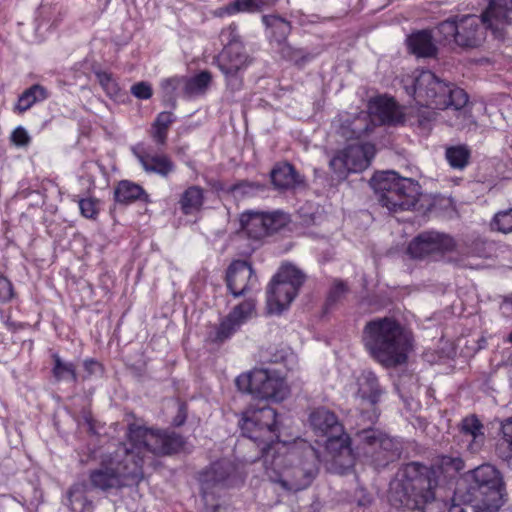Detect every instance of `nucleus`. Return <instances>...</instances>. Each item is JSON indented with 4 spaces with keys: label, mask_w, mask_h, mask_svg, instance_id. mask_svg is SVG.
Masks as SVG:
<instances>
[{
    "label": "nucleus",
    "mask_w": 512,
    "mask_h": 512,
    "mask_svg": "<svg viewBox=\"0 0 512 512\" xmlns=\"http://www.w3.org/2000/svg\"><path fill=\"white\" fill-rule=\"evenodd\" d=\"M375 155V147L371 143L352 144L336 153L329 162L338 180H344L349 173L365 170Z\"/></svg>",
    "instance_id": "13"
},
{
    "label": "nucleus",
    "mask_w": 512,
    "mask_h": 512,
    "mask_svg": "<svg viewBox=\"0 0 512 512\" xmlns=\"http://www.w3.org/2000/svg\"><path fill=\"white\" fill-rule=\"evenodd\" d=\"M84 367L89 373H95L100 369V364L94 360H85Z\"/></svg>",
    "instance_id": "52"
},
{
    "label": "nucleus",
    "mask_w": 512,
    "mask_h": 512,
    "mask_svg": "<svg viewBox=\"0 0 512 512\" xmlns=\"http://www.w3.org/2000/svg\"><path fill=\"white\" fill-rule=\"evenodd\" d=\"M96 77L99 84L109 97L118 96L120 88L111 74L104 71H98L96 72Z\"/></svg>",
    "instance_id": "37"
},
{
    "label": "nucleus",
    "mask_w": 512,
    "mask_h": 512,
    "mask_svg": "<svg viewBox=\"0 0 512 512\" xmlns=\"http://www.w3.org/2000/svg\"><path fill=\"white\" fill-rule=\"evenodd\" d=\"M271 180L274 186L279 189L293 188L303 182L294 167L289 163L277 165L271 171Z\"/></svg>",
    "instance_id": "26"
},
{
    "label": "nucleus",
    "mask_w": 512,
    "mask_h": 512,
    "mask_svg": "<svg viewBox=\"0 0 512 512\" xmlns=\"http://www.w3.org/2000/svg\"><path fill=\"white\" fill-rule=\"evenodd\" d=\"M79 208L85 218L94 219L98 214V202L93 198L81 199Z\"/></svg>",
    "instance_id": "42"
},
{
    "label": "nucleus",
    "mask_w": 512,
    "mask_h": 512,
    "mask_svg": "<svg viewBox=\"0 0 512 512\" xmlns=\"http://www.w3.org/2000/svg\"><path fill=\"white\" fill-rule=\"evenodd\" d=\"M265 474L269 481L285 492H298L307 488L317 472V453L311 446L303 451L304 460L296 448L289 449L277 443L263 448Z\"/></svg>",
    "instance_id": "3"
},
{
    "label": "nucleus",
    "mask_w": 512,
    "mask_h": 512,
    "mask_svg": "<svg viewBox=\"0 0 512 512\" xmlns=\"http://www.w3.org/2000/svg\"><path fill=\"white\" fill-rule=\"evenodd\" d=\"M454 110L456 112V120L452 125L457 126L460 129H464L475 124L471 112L467 109V103L459 109L454 108Z\"/></svg>",
    "instance_id": "41"
},
{
    "label": "nucleus",
    "mask_w": 512,
    "mask_h": 512,
    "mask_svg": "<svg viewBox=\"0 0 512 512\" xmlns=\"http://www.w3.org/2000/svg\"><path fill=\"white\" fill-rule=\"evenodd\" d=\"M357 436L360 442L365 445V453L369 454L373 462L379 467L386 466L400 456V442L381 431L363 429L358 432Z\"/></svg>",
    "instance_id": "15"
},
{
    "label": "nucleus",
    "mask_w": 512,
    "mask_h": 512,
    "mask_svg": "<svg viewBox=\"0 0 512 512\" xmlns=\"http://www.w3.org/2000/svg\"><path fill=\"white\" fill-rule=\"evenodd\" d=\"M276 418L277 413L271 407L248 408L243 412L241 429L248 438L263 443L262 449L267 450L278 439Z\"/></svg>",
    "instance_id": "12"
},
{
    "label": "nucleus",
    "mask_w": 512,
    "mask_h": 512,
    "mask_svg": "<svg viewBox=\"0 0 512 512\" xmlns=\"http://www.w3.org/2000/svg\"><path fill=\"white\" fill-rule=\"evenodd\" d=\"M369 115L380 124H397L403 121V113L392 98L378 97L369 103Z\"/></svg>",
    "instance_id": "23"
},
{
    "label": "nucleus",
    "mask_w": 512,
    "mask_h": 512,
    "mask_svg": "<svg viewBox=\"0 0 512 512\" xmlns=\"http://www.w3.org/2000/svg\"><path fill=\"white\" fill-rule=\"evenodd\" d=\"M128 442L105 455L101 466L91 472V484L100 490L120 489L139 483L144 476L143 464L153 456L175 453L183 446L181 436L130 424Z\"/></svg>",
    "instance_id": "1"
},
{
    "label": "nucleus",
    "mask_w": 512,
    "mask_h": 512,
    "mask_svg": "<svg viewBox=\"0 0 512 512\" xmlns=\"http://www.w3.org/2000/svg\"><path fill=\"white\" fill-rule=\"evenodd\" d=\"M458 27L459 20L447 19L441 22L437 26V31L441 36L440 41L447 44L455 43L457 45V38L459 32Z\"/></svg>",
    "instance_id": "34"
},
{
    "label": "nucleus",
    "mask_w": 512,
    "mask_h": 512,
    "mask_svg": "<svg viewBox=\"0 0 512 512\" xmlns=\"http://www.w3.org/2000/svg\"><path fill=\"white\" fill-rule=\"evenodd\" d=\"M304 274L291 264L283 265L267 289V312L280 314L289 307L304 283Z\"/></svg>",
    "instance_id": "10"
},
{
    "label": "nucleus",
    "mask_w": 512,
    "mask_h": 512,
    "mask_svg": "<svg viewBox=\"0 0 512 512\" xmlns=\"http://www.w3.org/2000/svg\"><path fill=\"white\" fill-rule=\"evenodd\" d=\"M288 216L282 212L262 213L247 211L241 214L240 224L248 237L261 239L276 232L288 222Z\"/></svg>",
    "instance_id": "17"
},
{
    "label": "nucleus",
    "mask_w": 512,
    "mask_h": 512,
    "mask_svg": "<svg viewBox=\"0 0 512 512\" xmlns=\"http://www.w3.org/2000/svg\"><path fill=\"white\" fill-rule=\"evenodd\" d=\"M474 497L481 498L492 509H499L504 504L503 482L500 473L489 464L481 465L472 471Z\"/></svg>",
    "instance_id": "14"
},
{
    "label": "nucleus",
    "mask_w": 512,
    "mask_h": 512,
    "mask_svg": "<svg viewBox=\"0 0 512 512\" xmlns=\"http://www.w3.org/2000/svg\"><path fill=\"white\" fill-rule=\"evenodd\" d=\"M254 1V7L256 12L263 10L266 6L269 5L268 1L266 0H253Z\"/></svg>",
    "instance_id": "53"
},
{
    "label": "nucleus",
    "mask_w": 512,
    "mask_h": 512,
    "mask_svg": "<svg viewBox=\"0 0 512 512\" xmlns=\"http://www.w3.org/2000/svg\"><path fill=\"white\" fill-rule=\"evenodd\" d=\"M483 429L482 423L475 416H469L462 420L459 437L467 451L476 453L482 448L485 442Z\"/></svg>",
    "instance_id": "24"
},
{
    "label": "nucleus",
    "mask_w": 512,
    "mask_h": 512,
    "mask_svg": "<svg viewBox=\"0 0 512 512\" xmlns=\"http://www.w3.org/2000/svg\"><path fill=\"white\" fill-rule=\"evenodd\" d=\"M256 315L255 300L249 298L235 306L221 321L213 341L222 342L233 335L244 323Z\"/></svg>",
    "instance_id": "19"
},
{
    "label": "nucleus",
    "mask_w": 512,
    "mask_h": 512,
    "mask_svg": "<svg viewBox=\"0 0 512 512\" xmlns=\"http://www.w3.org/2000/svg\"><path fill=\"white\" fill-rule=\"evenodd\" d=\"M211 82V74L202 71L194 77H173L162 82L165 96L173 99L175 96L194 98L206 93Z\"/></svg>",
    "instance_id": "18"
},
{
    "label": "nucleus",
    "mask_w": 512,
    "mask_h": 512,
    "mask_svg": "<svg viewBox=\"0 0 512 512\" xmlns=\"http://www.w3.org/2000/svg\"><path fill=\"white\" fill-rule=\"evenodd\" d=\"M218 67L229 83L239 72L244 71L251 63L241 42L231 40L217 58Z\"/></svg>",
    "instance_id": "20"
},
{
    "label": "nucleus",
    "mask_w": 512,
    "mask_h": 512,
    "mask_svg": "<svg viewBox=\"0 0 512 512\" xmlns=\"http://www.w3.org/2000/svg\"><path fill=\"white\" fill-rule=\"evenodd\" d=\"M174 119L175 117L172 112L164 111L158 114L153 126L168 130L169 126L174 122Z\"/></svg>",
    "instance_id": "48"
},
{
    "label": "nucleus",
    "mask_w": 512,
    "mask_h": 512,
    "mask_svg": "<svg viewBox=\"0 0 512 512\" xmlns=\"http://www.w3.org/2000/svg\"><path fill=\"white\" fill-rule=\"evenodd\" d=\"M497 451L499 456L505 460H509L512 457V445L509 446L504 438L498 445Z\"/></svg>",
    "instance_id": "50"
},
{
    "label": "nucleus",
    "mask_w": 512,
    "mask_h": 512,
    "mask_svg": "<svg viewBox=\"0 0 512 512\" xmlns=\"http://www.w3.org/2000/svg\"><path fill=\"white\" fill-rule=\"evenodd\" d=\"M456 241L448 234L438 231L420 233L408 245V254L415 259L441 257L456 250Z\"/></svg>",
    "instance_id": "16"
},
{
    "label": "nucleus",
    "mask_w": 512,
    "mask_h": 512,
    "mask_svg": "<svg viewBox=\"0 0 512 512\" xmlns=\"http://www.w3.org/2000/svg\"><path fill=\"white\" fill-rule=\"evenodd\" d=\"M227 10L229 13L256 12L253 0H235Z\"/></svg>",
    "instance_id": "45"
},
{
    "label": "nucleus",
    "mask_w": 512,
    "mask_h": 512,
    "mask_svg": "<svg viewBox=\"0 0 512 512\" xmlns=\"http://www.w3.org/2000/svg\"><path fill=\"white\" fill-rule=\"evenodd\" d=\"M371 186L379 203L392 212L411 210L421 196V186L416 180L402 177L395 171L376 173Z\"/></svg>",
    "instance_id": "7"
},
{
    "label": "nucleus",
    "mask_w": 512,
    "mask_h": 512,
    "mask_svg": "<svg viewBox=\"0 0 512 512\" xmlns=\"http://www.w3.org/2000/svg\"><path fill=\"white\" fill-rule=\"evenodd\" d=\"M53 375L57 380L76 381V369L72 363L63 362L58 355H54Z\"/></svg>",
    "instance_id": "35"
},
{
    "label": "nucleus",
    "mask_w": 512,
    "mask_h": 512,
    "mask_svg": "<svg viewBox=\"0 0 512 512\" xmlns=\"http://www.w3.org/2000/svg\"><path fill=\"white\" fill-rule=\"evenodd\" d=\"M72 512H91L92 502L87 499L82 485H75L68 493Z\"/></svg>",
    "instance_id": "31"
},
{
    "label": "nucleus",
    "mask_w": 512,
    "mask_h": 512,
    "mask_svg": "<svg viewBox=\"0 0 512 512\" xmlns=\"http://www.w3.org/2000/svg\"><path fill=\"white\" fill-rule=\"evenodd\" d=\"M264 186L255 182L241 181L232 186L231 191L235 197L252 196L255 193L262 191Z\"/></svg>",
    "instance_id": "38"
},
{
    "label": "nucleus",
    "mask_w": 512,
    "mask_h": 512,
    "mask_svg": "<svg viewBox=\"0 0 512 512\" xmlns=\"http://www.w3.org/2000/svg\"><path fill=\"white\" fill-rule=\"evenodd\" d=\"M11 140L16 146H26L30 142V137L23 127H17L12 132Z\"/></svg>",
    "instance_id": "46"
},
{
    "label": "nucleus",
    "mask_w": 512,
    "mask_h": 512,
    "mask_svg": "<svg viewBox=\"0 0 512 512\" xmlns=\"http://www.w3.org/2000/svg\"><path fill=\"white\" fill-rule=\"evenodd\" d=\"M48 97L47 90L38 84H35L25 90L19 97L15 110L22 113L28 110L38 101H43Z\"/></svg>",
    "instance_id": "29"
},
{
    "label": "nucleus",
    "mask_w": 512,
    "mask_h": 512,
    "mask_svg": "<svg viewBox=\"0 0 512 512\" xmlns=\"http://www.w3.org/2000/svg\"><path fill=\"white\" fill-rule=\"evenodd\" d=\"M451 512H498L492 509L488 503H483L481 498L475 497L473 503H465L463 506H453Z\"/></svg>",
    "instance_id": "40"
},
{
    "label": "nucleus",
    "mask_w": 512,
    "mask_h": 512,
    "mask_svg": "<svg viewBox=\"0 0 512 512\" xmlns=\"http://www.w3.org/2000/svg\"><path fill=\"white\" fill-rule=\"evenodd\" d=\"M408 48L417 57H433L437 53V47L433 42L430 31L422 30L409 36Z\"/></svg>",
    "instance_id": "25"
},
{
    "label": "nucleus",
    "mask_w": 512,
    "mask_h": 512,
    "mask_svg": "<svg viewBox=\"0 0 512 512\" xmlns=\"http://www.w3.org/2000/svg\"><path fill=\"white\" fill-rule=\"evenodd\" d=\"M262 21L267 27H270L278 31L281 38H285L286 35L290 32L289 23L279 16L264 15L262 17Z\"/></svg>",
    "instance_id": "39"
},
{
    "label": "nucleus",
    "mask_w": 512,
    "mask_h": 512,
    "mask_svg": "<svg viewBox=\"0 0 512 512\" xmlns=\"http://www.w3.org/2000/svg\"><path fill=\"white\" fill-rule=\"evenodd\" d=\"M131 93L138 99H149L152 96V87L147 82H138L131 87Z\"/></svg>",
    "instance_id": "44"
},
{
    "label": "nucleus",
    "mask_w": 512,
    "mask_h": 512,
    "mask_svg": "<svg viewBox=\"0 0 512 512\" xmlns=\"http://www.w3.org/2000/svg\"><path fill=\"white\" fill-rule=\"evenodd\" d=\"M236 468L227 459L213 463L200 477L202 498L206 512H226V507L218 502L219 492L231 484Z\"/></svg>",
    "instance_id": "11"
},
{
    "label": "nucleus",
    "mask_w": 512,
    "mask_h": 512,
    "mask_svg": "<svg viewBox=\"0 0 512 512\" xmlns=\"http://www.w3.org/2000/svg\"><path fill=\"white\" fill-rule=\"evenodd\" d=\"M226 282L232 295L239 297L252 289L258 279L250 264L246 261L236 260L227 270Z\"/></svg>",
    "instance_id": "21"
},
{
    "label": "nucleus",
    "mask_w": 512,
    "mask_h": 512,
    "mask_svg": "<svg viewBox=\"0 0 512 512\" xmlns=\"http://www.w3.org/2000/svg\"><path fill=\"white\" fill-rule=\"evenodd\" d=\"M508 341H509L510 343H512V332H511V333L509 334V336H508Z\"/></svg>",
    "instance_id": "55"
},
{
    "label": "nucleus",
    "mask_w": 512,
    "mask_h": 512,
    "mask_svg": "<svg viewBox=\"0 0 512 512\" xmlns=\"http://www.w3.org/2000/svg\"><path fill=\"white\" fill-rule=\"evenodd\" d=\"M492 227L504 234L512 232V207L506 210L499 211L495 214L492 223Z\"/></svg>",
    "instance_id": "36"
},
{
    "label": "nucleus",
    "mask_w": 512,
    "mask_h": 512,
    "mask_svg": "<svg viewBox=\"0 0 512 512\" xmlns=\"http://www.w3.org/2000/svg\"><path fill=\"white\" fill-rule=\"evenodd\" d=\"M12 296L13 289L11 282L7 278L0 276V302L9 301Z\"/></svg>",
    "instance_id": "47"
},
{
    "label": "nucleus",
    "mask_w": 512,
    "mask_h": 512,
    "mask_svg": "<svg viewBox=\"0 0 512 512\" xmlns=\"http://www.w3.org/2000/svg\"><path fill=\"white\" fill-rule=\"evenodd\" d=\"M309 421L312 429L317 435L325 436L326 450L332 455L335 461L342 465H351L352 450L350 438L344 432L342 424L336 415L326 408H317L311 412Z\"/></svg>",
    "instance_id": "8"
},
{
    "label": "nucleus",
    "mask_w": 512,
    "mask_h": 512,
    "mask_svg": "<svg viewBox=\"0 0 512 512\" xmlns=\"http://www.w3.org/2000/svg\"><path fill=\"white\" fill-rule=\"evenodd\" d=\"M153 139L160 145L165 144L167 139V130L158 126H154Z\"/></svg>",
    "instance_id": "51"
},
{
    "label": "nucleus",
    "mask_w": 512,
    "mask_h": 512,
    "mask_svg": "<svg viewBox=\"0 0 512 512\" xmlns=\"http://www.w3.org/2000/svg\"><path fill=\"white\" fill-rule=\"evenodd\" d=\"M143 193L144 190L141 186L124 180L117 185L114 197L119 203H129L139 199Z\"/></svg>",
    "instance_id": "30"
},
{
    "label": "nucleus",
    "mask_w": 512,
    "mask_h": 512,
    "mask_svg": "<svg viewBox=\"0 0 512 512\" xmlns=\"http://www.w3.org/2000/svg\"><path fill=\"white\" fill-rule=\"evenodd\" d=\"M469 157L470 151L463 145L449 147L446 150V159L453 168H464L468 164Z\"/></svg>",
    "instance_id": "33"
},
{
    "label": "nucleus",
    "mask_w": 512,
    "mask_h": 512,
    "mask_svg": "<svg viewBox=\"0 0 512 512\" xmlns=\"http://www.w3.org/2000/svg\"><path fill=\"white\" fill-rule=\"evenodd\" d=\"M348 292L346 284L342 281H335L328 295V302L335 303L343 298Z\"/></svg>",
    "instance_id": "43"
},
{
    "label": "nucleus",
    "mask_w": 512,
    "mask_h": 512,
    "mask_svg": "<svg viewBox=\"0 0 512 512\" xmlns=\"http://www.w3.org/2000/svg\"><path fill=\"white\" fill-rule=\"evenodd\" d=\"M136 157L146 172H153L166 177L174 170L173 162L165 155L151 156L136 153Z\"/></svg>",
    "instance_id": "27"
},
{
    "label": "nucleus",
    "mask_w": 512,
    "mask_h": 512,
    "mask_svg": "<svg viewBox=\"0 0 512 512\" xmlns=\"http://www.w3.org/2000/svg\"><path fill=\"white\" fill-rule=\"evenodd\" d=\"M236 385L242 392L263 400L282 401L289 394L285 378L272 369L256 368L236 378Z\"/></svg>",
    "instance_id": "9"
},
{
    "label": "nucleus",
    "mask_w": 512,
    "mask_h": 512,
    "mask_svg": "<svg viewBox=\"0 0 512 512\" xmlns=\"http://www.w3.org/2000/svg\"><path fill=\"white\" fill-rule=\"evenodd\" d=\"M481 22L491 29L496 37H503L505 28L512 23V0H490L482 14ZM457 45L474 48L483 40V32L478 17L467 15L459 19Z\"/></svg>",
    "instance_id": "6"
},
{
    "label": "nucleus",
    "mask_w": 512,
    "mask_h": 512,
    "mask_svg": "<svg viewBox=\"0 0 512 512\" xmlns=\"http://www.w3.org/2000/svg\"><path fill=\"white\" fill-rule=\"evenodd\" d=\"M362 341L371 357L385 367L405 363L412 349L411 334L392 317L368 321L363 328Z\"/></svg>",
    "instance_id": "4"
},
{
    "label": "nucleus",
    "mask_w": 512,
    "mask_h": 512,
    "mask_svg": "<svg viewBox=\"0 0 512 512\" xmlns=\"http://www.w3.org/2000/svg\"><path fill=\"white\" fill-rule=\"evenodd\" d=\"M464 468L458 456L443 455L433 468L412 462L404 468L400 504L411 512H447V504L435 494L437 472L453 476Z\"/></svg>",
    "instance_id": "2"
},
{
    "label": "nucleus",
    "mask_w": 512,
    "mask_h": 512,
    "mask_svg": "<svg viewBox=\"0 0 512 512\" xmlns=\"http://www.w3.org/2000/svg\"><path fill=\"white\" fill-rule=\"evenodd\" d=\"M406 92L421 106L444 110L461 108L468 103L467 93L428 70L415 71L403 79Z\"/></svg>",
    "instance_id": "5"
},
{
    "label": "nucleus",
    "mask_w": 512,
    "mask_h": 512,
    "mask_svg": "<svg viewBox=\"0 0 512 512\" xmlns=\"http://www.w3.org/2000/svg\"><path fill=\"white\" fill-rule=\"evenodd\" d=\"M502 433L509 446L512 445V417L502 422Z\"/></svg>",
    "instance_id": "49"
},
{
    "label": "nucleus",
    "mask_w": 512,
    "mask_h": 512,
    "mask_svg": "<svg viewBox=\"0 0 512 512\" xmlns=\"http://www.w3.org/2000/svg\"><path fill=\"white\" fill-rule=\"evenodd\" d=\"M368 116L366 114H361L357 116L351 123L347 126L343 125L341 127V135L345 138H359L361 135L367 133L369 131V125L367 124Z\"/></svg>",
    "instance_id": "32"
},
{
    "label": "nucleus",
    "mask_w": 512,
    "mask_h": 512,
    "mask_svg": "<svg viewBox=\"0 0 512 512\" xmlns=\"http://www.w3.org/2000/svg\"><path fill=\"white\" fill-rule=\"evenodd\" d=\"M204 203V190L196 185L188 187L180 196L179 205L185 215L198 212Z\"/></svg>",
    "instance_id": "28"
},
{
    "label": "nucleus",
    "mask_w": 512,
    "mask_h": 512,
    "mask_svg": "<svg viewBox=\"0 0 512 512\" xmlns=\"http://www.w3.org/2000/svg\"><path fill=\"white\" fill-rule=\"evenodd\" d=\"M357 386L356 396L372 408V412L367 417L371 423H374L378 418L375 404L381 395L377 377L370 371L363 372L357 379Z\"/></svg>",
    "instance_id": "22"
},
{
    "label": "nucleus",
    "mask_w": 512,
    "mask_h": 512,
    "mask_svg": "<svg viewBox=\"0 0 512 512\" xmlns=\"http://www.w3.org/2000/svg\"><path fill=\"white\" fill-rule=\"evenodd\" d=\"M284 55H285V56H288L289 58L295 59V56H294V55H292V53H290V51H288V52H284Z\"/></svg>",
    "instance_id": "54"
}]
</instances>
